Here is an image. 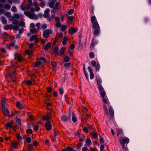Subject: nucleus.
<instances>
[{
	"instance_id": "1",
	"label": "nucleus",
	"mask_w": 151,
	"mask_h": 151,
	"mask_svg": "<svg viewBox=\"0 0 151 151\" xmlns=\"http://www.w3.org/2000/svg\"><path fill=\"white\" fill-rule=\"evenodd\" d=\"M91 21L92 23V27L94 29L93 33L95 36L98 35L100 32V27L95 16H93L91 18Z\"/></svg>"
},
{
	"instance_id": "2",
	"label": "nucleus",
	"mask_w": 151,
	"mask_h": 151,
	"mask_svg": "<svg viewBox=\"0 0 151 151\" xmlns=\"http://www.w3.org/2000/svg\"><path fill=\"white\" fill-rule=\"evenodd\" d=\"M96 80L100 95L102 97H105L106 93L104 88L101 85L102 80L99 76H98L96 77Z\"/></svg>"
},
{
	"instance_id": "3",
	"label": "nucleus",
	"mask_w": 151,
	"mask_h": 151,
	"mask_svg": "<svg viewBox=\"0 0 151 151\" xmlns=\"http://www.w3.org/2000/svg\"><path fill=\"white\" fill-rule=\"evenodd\" d=\"M8 70V74H5V76L6 78H10L13 82H16V76H15V71L11 67H8L7 69Z\"/></svg>"
},
{
	"instance_id": "4",
	"label": "nucleus",
	"mask_w": 151,
	"mask_h": 151,
	"mask_svg": "<svg viewBox=\"0 0 151 151\" xmlns=\"http://www.w3.org/2000/svg\"><path fill=\"white\" fill-rule=\"evenodd\" d=\"M24 14L31 19L37 20L38 18V16L37 15H35L33 13H31L29 12L26 11L24 12Z\"/></svg>"
},
{
	"instance_id": "5",
	"label": "nucleus",
	"mask_w": 151,
	"mask_h": 151,
	"mask_svg": "<svg viewBox=\"0 0 151 151\" xmlns=\"http://www.w3.org/2000/svg\"><path fill=\"white\" fill-rule=\"evenodd\" d=\"M43 120L47 121H50L52 119V113L51 111L48 112L45 115L42 116Z\"/></svg>"
},
{
	"instance_id": "6",
	"label": "nucleus",
	"mask_w": 151,
	"mask_h": 151,
	"mask_svg": "<svg viewBox=\"0 0 151 151\" xmlns=\"http://www.w3.org/2000/svg\"><path fill=\"white\" fill-rule=\"evenodd\" d=\"M52 31L50 29H46L44 30L42 33L43 37L45 38H47L49 37L50 34L52 33Z\"/></svg>"
},
{
	"instance_id": "7",
	"label": "nucleus",
	"mask_w": 151,
	"mask_h": 151,
	"mask_svg": "<svg viewBox=\"0 0 151 151\" xmlns=\"http://www.w3.org/2000/svg\"><path fill=\"white\" fill-rule=\"evenodd\" d=\"M14 125V122L13 121H11L5 124V126L6 127V129H10Z\"/></svg>"
},
{
	"instance_id": "8",
	"label": "nucleus",
	"mask_w": 151,
	"mask_h": 151,
	"mask_svg": "<svg viewBox=\"0 0 151 151\" xmlns=\"http://www.w3.org/2000/svg\"><path fill=\"white\" fill-rule=\"evenodd\" d=\"M45 127L47 131L51 130L52 128V125L50 121H47L45 125Z\"/></svg>"
},
{
	"instance_id": "9",
	"label": "nucleus",
	"mask_w": 151,
	"mask_h": 151,
	"mask_svg": "<svg viewBox=\"0 0 151 151\" xmlns=\"http://www.w3.org/2000/svg\"><path fill=\"white\" fill-rule=\"evenodd\" d=\"M129 139L127 137L124 138H122L119 140L121 145H125L126 143L128 144L129 142Z\"/></svg>"
},
{
	"instance_id": "10",
	"label": "nucleus",
	"mask_w": 151,
	"mask_h": 151,
	"mask_svg": "<svg viewBox=\"0 0 151 151\" xmlns=\"http://www.w3.org/2000/svg\"><path fill=\"white\" fill-rule=\"evenodd\" d=\"M98 42L97 40H95L93 38L92 40V42L90 47V48L91 50L93 49L94 46L96 45L98 43Z\"/></svg>"
},
{
	"instance_id": "11",
	"label": "nucleus",
	"mask_w": 151,
	"mask_h": 151,
	"mask_svg": "<svg viewBox=\"0 0 151 151\" xmlns=\"http://www.w3.org/2000/svg\"><path fill=\"white\" fill-rule=\"evenodd\" d=\"M4 115L5 116H9V111L8 109L6 106L1 107Z\"/></svg>"
},
{
	"instance_id": "12",
	"label": "nucleus",
	"mask_w": 151,
	"mask_h": 151,
	"mask_svg": "<svg viewBox=\"0 0 151 151\" xmlns=\"http://www.w3.org/2000/svg\"><path fill=\"white\" fill-rule=\"evenodd\" d=\"M16 106L17 108L20 109H24L25 107V105L21 104L19 101L16 102Z\"/></svg>"
},
{
	"instance_id": "13",
	"label": "nucleus",
	"mask_w": 151,
	"mask_h": 151,
	"mask_svg": "<svg viewBox=\"0 0 151 151\" xmlns=\"http://www.w3.org/2000/svg\"><path fill=\"white\" fill-rule=\"evenodd\" d=\"M15 44V42H12L10 43H7L5 45L6 47L8 50L11 49V47L14 46Z\"/></svg>"
},
{
	"instance_id": "14",
	"label": "nucleus",
	"mask_w": 151,
	"mask_h": 151,
	"mask_svg": "<svg viewBox=\"0 0 151 151\" xmlns=\"http://www.w3.org/2000/svg\"><path fill=\"white\" fill-rule=\"evenodd\" d=\"M88 70L90 73V78L91 79H92L94 78V75L93 73L92 72V68L90 66H88Z\"/></svg>"
},
{
	"instance_id": "15",
	"label": "nucleus",
	"mask_w": 151,
	"mask_h": 151,
	"mask_svg": "<svg viewBox=\"0 0 151 151\" xmlns=\"http://www.w3.org/2000/svg\"><path fill=\"white\" fill-rule=\"evenodd\" d=\"M51 43L50 42H48L45 45H43L42 46V49L45 50H47L49 49L51 46Z\"/></svg>"
},
{
	"instance_id": "16",
	"label": "nucleus",
	"mask_w": 151,
	"mask_h": 151,
	"mask_svg": "<svg viewBox=\"0 0 151 151\" xmlns=\"http://www.w3.org/2000/svg\"><path fill=\"white\" fill-rule=\"evenodd\" d=\"M63 36V33L60 32L57 33L56 35V37L55 39V40H58L59 39L62 38Z\"/></svg>"
},
{
	"instance_id": "17",
	"label": "nucleus",
	"mask_w": 151,
	"mask_h": 151,
	"mask_svg": "<svg viewBox=\"0 0 151 151\" xmlns=\"http://www.w3.org/2000/svg\"><path fill=\"white\" fill-rule=\"evenodd\" d=\"M15 58L17 59L18 61L19 62H21L23 60V58L22 56L19 54H16L15 55Z\"/></svg>"
},
{
	"instance_id": "18",
	"label": "nucleus",
	"mask_w": 151,
	"mask_h": 151,
	"mask_svg": "<svg viewBox=\"0 0 151 151\" xmlns=\"http://www.w3.org/2000/svg\"><path fill=\"white\" fill-rule=\"evenodd\" d=\"M6 99L4 97H1V105L2 107H3L5 106V104H6Z\"/></svg>"
},
{
	"instance_id": "19",
	"label": "nucleus",
	"mask_w": 151,
	"mask_h": 151,
	"mask_svg": "<svg viewBox=\"0 0 151 151\" xmlns=\"http://www.w3.org/2000/svg\"><path fill=\"white\" fill-rule=\"evenodd\" d=\"M50 10L48 8L45 11L44 14L43 15V17L44 18H46L48 17L49 15V13L50 12Z\"/></svg>"
},
{
	"instance_id": "20",
	"label": "nucleus",
	"mask_w": 151,
	"mask_h": 151,
	"mask_svg": "<svg viewBox=\"0 0 151 151\" xmlns=\"http://www.w3.org/2000/svg\"><path fill=\"white\" fill-rule=\"evenodd\" d=\"M91 135L93 139H97L98 136L97 134V133L96 132L94 131H93L91 133Z\"/></svg>"
},
{
	"instance_id": "21",
	"label": "nucleus",
	"mask_w": 151,
	"mask_h": 151,
	"mask_svg": "<svg viewBox=\"0 0 151 151\" xmlns=\"http://www.w3.org/2000/svg\"><path fill=\"white\" fill-rule=\"evenodd\" d=\"M0 20L4 24H5L7 23V21L4 17H1Z\"/></svg>"
},
{
	"instance_id": "22",
	"label": "nucleus",
	"mask_w": 151,
	"mask_h": 151,
	"mask_svg": "<svg viewBox=\"0 0 151 151\" xmlns=\"http://www.w3.org/2000/svg\"><path fill=\"white\" fill-rule=\"evenodd\" d=\"M68 40V38L66 37H64L63 40L62 44L63 45H65L67 44L66 41Z\"/></svg>"
},
{
	"instance_id": "23",
	"label": "nucleus",
	"mask_w": 151,
	"mask_h": 151,
	"mask_svg": "<svg viewBox=\"0 0 151 151\" xmlns=\"http://www.w3.org/2000/svg\"><path fill=\"white\" fill-rule=\"evenodd\" d=\"M66 50V48L64 47H63L61 48L60 54V56H62L63 55V54H64Z\"/></svg>"
},
{
	"instance_id": "24",
	"label": "nucleus",
	"mask_w": 151,
	"mask_h": 151,
	"mask_svg": "<svg viewBox=\"0 0 151 151\" xmlns=\"http://www.w3.org/2000/svg\"><path fill=\"white\" fill-rule=\"evenodd\" d=\"M67 28V26L65 25H62L60 27V30L62 32H64Z\"/></svg>"
},
{
	"instance_id": "25",
	"label": "nucleus",
	"mask_w": 151,
	"mask_h": 151,
	"mask_svg": "<svg viewBox=\"0 0 151 151\" xmlns=\"http://www.w3.org/2000/svg\"><path fill=\"white\" fill-rule=\"evenodd\" d=\"M109 113L110 114V115L112 116H113L114 115V111L113 109L112 108L111 106H110V108L109 109Z\"/></svg>"
},
{
	"instance_id": "26",
	"label": "nucleus",
	"mask_w": 151,
	"mask_h": 151,
	"mask_svg": "<svg viewBox=\"0 0 151 151\" xmlns=\"http://www.w3.org/2000/svg\"><path fill=\"white\" fill-rule=\"evenodd\" d=\"M12 147L14 149H17L18 147V143L17 142H14L12 144Z\"/></svg>"
},
{
	"instance_id": "27",
	"label": "nucleus",
	"mask_w": 151,
	"mask_h": 151,
	"mask_svg": "<svg viewBox=\"0 0 151 151\" xmlns=\"http://www.w3.org/2000/svg\"><path fill=\"white\" fill-rule=\"evenodd\" d=\"M61 120L63 122H65L68 121V118L67 116L64 115L61 117Z\"/></svg>"
},
{
	"instance_id": "28",
	"label": "nucleus",
	"mask_w": 151,
	"mask_h": 151,
	"mask_svg": "<svg viewBox=\"0 0 151 151\" xmlns=\"http://www.w3.org/2000/svg\"><path fill=\"white\" fill-rule=\"evenodd\" d=\"M86 143L88 144V146H89L91 145V141L89 138H87L86 140Z\"/></svg>"
},
{
	"instance_id": "29",
	"label": "nucleus",
	"mask_w": 151,
	"mask_h": 151,
	"mask_svg": "<svg viewBox=\"0 0 151 151\" xmlns=\"http://www.w3.org/2000/svg\"><path fill=\"white\" fill-rule=\"evenodd\" d=\"M70 58L68 56H65L64 57L63 61L65 62H68L69 61Z\"/></svg>"
},
{
	"instance_id": "30",
	"label": "nucleus",
	"mask_w": 151,
	"mask_h": 151,
	"mask_svg": "<svg viewBox=\"0 0 151 151\" xmlns=\"http://www.w3.org/2000/svg\"><path fill=\"white\" fill-rule=\"evenodd\" d=\"M27 149L28 151H32L33 150V146L32 145H29L27 146Z\"/></svg>"
},
{
	"instance_id": "31",
	"label": "nucleus",
	"mask_w": 151,
	"mask_h": 151,
	"mask_svg": "<svg viewBox=\"0 0 151 151\" xmlns=\"http://www.w3.org/2000/svg\"><path fill=\"white\" fill-rule=\"evenodd\" d=\"M67 19L71 22H73L74 20L75 17L73 16H69Z\"/></svg>"
},
{
	"instance_id": "32",
	"label": "nucleus",
	"mask_w": 151,
	"mask_h": 151,
	"mask_svg": "<svg viewBox=\"0 0 151 151\" xmlns=\"http://www.w3.org/2000/svg\"><path fill=\"white\" fill-rule=\"evenodd\" d=\"M59 50V47L58 46H55L54 48V52L56 54H59V52H58Z\"/></svg>"
},
{
	"instance_id": "33",
	"label": "nucleus",
	"mask_w": 151,
	"mask_h": 151,
	"mask_svg": "<svg viewBox=\"0 0 151 151\" xmlns=\"http://www.w3.org/2000/svg\"><path fill=\"white\" fill-rule=\"evenodd\" d=\"M16 123L18 125H20L21 124V120L20 118L16 117Z\"/></svg>"
},
{
	"instance_id": "34",
	"label": "nucleus",
	"mask_w": 151,
	"mask_h": 151,
	"mask_svg": "<svg viewBox=\"0 0 151 151\" xmlns=\"http://www.w3.org/2000/svg\"><path fill=\"white\" fill-rule=\"evenodd\" d=\"M89 57L91 58H93L95 57L94 53L93 52H90L89 54Z\"/></svg>"
},
{
	"instance_id": "35",
	"label": "nucleus",
	"mask_w": 151,
	"mask_h": 151,
	"mask_svg": "<svg viewBox=\"0 0 151 151\" xmlns=\"http://www.w3.org/2000/svg\"><path fill=\"white\" fill-rule=\"evenodd\" d=\"M37 35H33L30 38V40L31 41H33L34 40H35V39L37 38Z\"/></svg>"
},
{
	"instance_id": "36",
	"label": "nucleus",
	"mask_w": 151,
	"mask_h": 151,
	"mask_svg": "<svg viewBox=\"0 0 151 151\" xmlns=\"http://www.w3.org/2000/svg\"><path fill=\"white\" fill-rule=\"evenodd\" d=\"M61 25V24L60 22H56V24L55 25V27L56 26L58 28H59L60 27Z\"/></svg>"
},
{
	"instance_id": "37",
	"label": "nucleus",
	"mask_w": 151,
	"mask_h": 151,
	"mask_svg": "<svg viewBox=\"0 0 151 151\" xmlns=\"http://www.w3.org/2000/svg\"><path fill=\"white\" fill-rule=\"evenodd\" d=\"M32 6V5L28 4L26 6L25 8L23 9V10H25L26 9L28 10L29 9L30 7Z\"/></svg>"
},
{
	"instance_id": "38",
	"label": "nucleus",
	"mask_w": 151,
	"mask_h": 151,
	"mask_svg": "<svg viewBox=\"0 0 151 151\" xmlns=\"http://www.w3.org/2000/svg\"><path fill=\"white\" fill-rule=\"evenodd\" d=\"M47 92L51 93L52 91V90L51 87H49L47 88Z\"/></svg>"
},
{
	"instance_id": "39",
	"label": "nucleus",
	"mask_w": 151,
	"mask_h": 151,
	"mask_svg": "<svg viewBox=\"0 0 151 151\" xmlns=\"http://www.w3.org/2000/svg\"><path fill=\"white\" fill-rule=\"evenodd\" d=\"M4 8L6 10H9L10 8V6L8 4H5L4 5Z\"/></svg>"
},
{
	"instance_id": "40",
	"label": "nucleus",
	"mask_w": 151,
	"mask_h": 151,
	"mask_svg": "<svg viewBox=\"0 0 151 151\" xmlns=\"http://www.w3.org/2000/svg\"><path fill=\"white\" fill-rule=\"evenodd\" d=\"M123 133L121 129H119L117 130V136L118 137L119 136V135L120 134H123Z\"/></svg>"
},
{
	"instance_id": "41",
	"label": "nucleus",
	"mask_w": 151,
	"mask_h": 151,
	"mask_svg": "<svg viewBox=\"0 0 151 151\" xmlns=\"http://www.w3.org/2000/svg\"><path fill=\"white\" fill-rule=\"evenodd\" d=\"M74 12V10L73 9H70L69 11H68L67 13L69 15H71Z\"/></svg>"
},
{
	"instance_id": "42",
	"label": "nucleus",
	"mask_w": 151,
	"mask_h": 151,
	"mask_svg": "<svg viewBox=\"0 0 151 151\" xmlns=\"http://www.w3.org/2000/svg\"><path fill=\"white\" fill-rule=\"evenodd\" d=\"M85 139V137L83 136H82L80 137V139L79 140V141L80 142H82Z\"/></svg>"
},
{
	"instance_id": "43",
	"label": "nucleus",
	"mask_w": 151,
	"mask_h": 151,
	"mask_svg": "<svg viewBox=\"0 0 151 151\" xmlns=\"http://www.w3.org/2000/svg\"><path fill=\"white\" fill-rule=\"evenodd\" d=\"M51 105V104L49 103H46V109H47L48 110L50 111H51V110L50 109H48V108Z\"/></svg>"
},
{
	"instance_id": "44",
	"label": "nucleus",
	"mask_w": 151,
	"mask_h": 151,
	"mask_svg": "<svg viewBox=\"0 0 151 151\" xmlns=\"http://www.w3.org/2000/svg\"><path fill=\"white\" fill-rule=\"evenodd\" d=\"M3 37L6 39H8L9 36L7 33L4 32L3 33Z\"/></svg>"
},
{
	"instance_id": "45",
	"label": "nucleus",
	"mask_w": 151,
	"mask_h": 151,
	"mask_svg": "<svg viewBox=\"0 0 151 151\" xmlns=\"http://www.w3.org/2000/svg\"><path fill=\"white\" fill-rule=\"evenodd\" d=\"M54 137H53V139L54 140H55L56 139V136L57 135L58 133L56 131V130H54Z\"/></svg>"
},
{
	"instance_id": "46",
	"label": "nucleus",
	"mask_w": 151,
	"mask_h": 151,
	"mask_svg": "<svg viewBox=\"0 0 151 151\" xmlns=\"http://www.w3.org/2000/svg\"><path fill=\"white\" fill-rule=\"evenodd\" d=\"M70 29L73 33H75L76 32V29L75 27H71Z\"/></svg>"
},
{
	"instance_id": "47",
	"label": "nucleus",
	"mask_w": 151,
	"mask_h": 151,
	"mask_svg": "<svg viewBox=\"0 0 151 151\" xmlns=\"http://www.w3.org/2000/svg\"><path fill=\"white\" fill-rule=\"evenodd\" d=\"M94 67L97 71H99L100 68V65L99 64H97Z\"/></svg>"
},
{
	"instance_id": "48",
	"label": "nucleus",
	"mask_w": 151,
	"mask_h": 151,
	"mask_svg": "<svg viewBox=\"0 0 151 151\" xmlns=\"http://www.w3.org/2000/svg\"><path fill=\"white\" fill-rule=\"evenodd\" d=\"M65 98V101L68 104H69V100L68 98L67 97V96L66 95H65L64 96Z\"/></svg>"
},
{
	"instance_id": "49",
	"label": "nucleus",
	"mask_w": 151,
	"mask_h": 151,
	"mask_svg": "<svg viewBox=\"0 0 151 151\" xmlns=\"http://www.w3.org/2000/svg\"><path fill=\"white\" fill-rule=\"evenodd\" d=\"M91 63L92 65L94 67L97 65L96 62L95 60H92L91 62Z\"/></svg>"
},
{
	"instance_id": "50",
	"label": "nucleus",
	"mask_w": 151,
	"mask_h": 151,
	"mask_svg": "<svg viewBox=\"0 0 151 151\" xmlns=\"http://www.w3.org/2000/svg\"><path fill=\"white\" fill-rule=\"evenodd\" d=\"M47 25L46 24H44L42 26L41 28L42 29L44 30L47 28Z\"/></svg>"
},
{
	"instance_id": "51",
	"label": "nucleus",
	"mask_w": 151,
	"mask_h": 151,
	"mask_svg": "<svg viewBox=\"0 0 151 151\" xmlns=\"http://www.w3.org/2000/svg\"><path fill=\"white\" fill-rule=\"evenodd\" d=\"M0 51L2 52L3 53H5L6 51V49L3 47H1V48Z\"/></svg>"
},
{
	"instance_id": "52",
	"label": "nucleus",
	"mask_w": 151,
	"mask_h": 151,
	"mask_svg": "<svg viewBox=\"0 0 151 151\" xmlns=\"http://www.w3.org/2000/svg\"><path fill=\"white\" fill-rule=\"evenodd\" d=\"M27 142L28 143H30L31 141V138L30 137H27L26 139Z\"/></svg>"
},
{
	"instance_id": "53",
	"label": "nucleus",
	"mask_w": 151,
	"mask_h": 151,
	"mask_svg": "<svg viewBox=\"0 0 151 151\" xmlns=\"http://www.w3.org/2000/svg\"><path fill=\"white\" fill-rule=\"evenodd\" d=\"M71 64V63H66L64 64V66L65 68H68V67H69L70 66Z\"/></svg>"
},
{
	"instance_id": "54",
	"label": "nucleus",
	"mask_w": 151,
	"mask_h": 151,
	"mask_svg": "<svg viewBox=\"0 0 151 151\" xmlns=\"http://www.w3.org/2000/svg\"><path fill=\"white\" fill-rule=\"evenodd\" d=\"M54 4V2L51 1V2L49 3V6L51 8H52Z\"/></svg>"
},
{
	"instance_id": "55",
	"label": "nucleus",
	"mask_w": 151,
	"mask_h": 151,
	"mask_svg": "<svg viewBox=\"0 0 151 151\" xmlns=\"http://www.w3.org/2000/svg\"><path fill=\"white\" fill-rule=\"evenodd\" d=\"M100 142L101 144V145H104V139L103 138L101 137L100 139Z\"/></svg>"
},
{
	"instance_id": "56",
	"label": "nucleus",
	"mask_w": 151,
	"mask_h": 151,
	"mask_svg": "<svg viewBox=\"0 0 151 151\" xmlns=\"http://www.w3.org/2000/svg\"><path fill=\"white\" fill-rule=\"evenodd\" d=\"M12 11L14 12H17V9L15 6H13L12 8Z\"/></svg>"
},
{
	"instance_id": "57",
	"label": "nucleus",
	"mask_w": 151,
	"mask_h": 151,
	"mask_svg": "<svg viewBox=\"0 0 151 151\" xmlns=\"http://www.w3.org/2000/svg\"><path fill=\"white\" fill-rule=\"evenodd\" d=\"M25 83L26 84L30 86L32 84V82L31 81L28 80L25 82Z\"/></svg>"
},
{
	"instance_id": "58",
	"label": "nucleus",
	"mask_w": 151,
	"mask_h": 151,
	"mask_svg": "<svg viewBox=\"0 0 151 151\" xmlns=\"http://www.w3.org/2000/svg\"><path fill=\"white\" fill-rule=\"evenodd\" d=\"M5 15L8 17H9L11 16V14L10 12H6L5 13Z\"/></svg>"
},
{
	"instance_id": "59",
	"label": "nucleus",
	"mask_w": 151,
	"mask_h": 151,
	"mask_svg": "<svg viewBox=\"0 0 151 151\" xmlns=\"http://www.w3.org/2000/svg\"><path fill=\"white\" fill-rule=\"evenodd\" d=\"M47 20L49 22H51L53 20V19L52 18L51 16H50L49 15V16L47 17Z\"/></svg>"
},
{
	"instance_id": "60",
	"label": "nucleus",
	"mask_w": 151,
	"mask_h": 151,
	"mask_svg": "<svg viewBox=\"0 0 151 151\" xmlns=\"http://www.w3.org/2000/svg\"><path fill=\"white\" fill-rule=\"evenodd\" d=\"M77 146L78 148H80L82 146V143H81L77 142Z\"/></svg>"
},
{
	"instance_id": "61",
	"label": "nucleus",
	"mask_w": 151,
	"mask_h": 151,
	"mask_svg": "<svg viewBox=\"0 0 151 151\" xmlns=\"http://www.w3.org/2000/svg\"><path fill=\"white\" fill-rule=\"evenodd\" d=\"M26 132L29 134H32V130L31 129H28L26 130Z\"/></svg>"
},
{
	"instance_id": "62",
	"label": "nucleus",
	"mask_w": 151,
	"mask_h": 151,
	"mask_svg": "<svg viewBox=\"0 0 151 151\" xmlns=\"http://www.w3.org/2000/svg\"><path fill=\"white\" fill-rule=\"evenodd\" d=\"M72 120L73 122L74 123L76 122H77V119L76 117H75L74 116H73L72 117Z\"/></svg>"
},
{
	"instance_id": "63",
	"label": "nucleus",
	"mask_w": 151,
	"mask_h": 151,
	"mask_svg": "<svg viewBox=\"0 0 151 151\" xmlns=\"http://www.w3.org/2000/svg\"><path fill=\"white\" fill-rule=\"evenodd\" d=\"M67 149L68 151H73V149L70 146H68Z\"/></svg>"
},
{
	"instance_id": "64",
	"label": "nucleus",
	"mask_w": 151,
	"mask_h": 151,
	"mask_svg": "<svg viewBox=\"0 0 151 151\" xmlns=\"http://www.w3.org/2000/svg\"><path fill=\"white\" fill-rule=\"evenodd\" d=\"M90 149V150L91 151H97V149L96 147L94 148L91 147Z\"/></svg>"
}]
</instances>
